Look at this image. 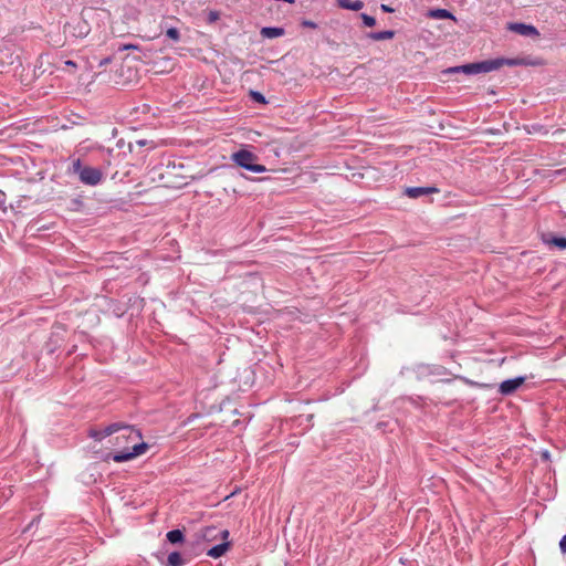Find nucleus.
Segmentation results:
<instances>
[{"mask_svg":"<svg viewBox=\"0 0 566 566\" xmlns=\"http://www.w3.org/2000/svg\"><path fill=\"white\" fill-rule=\"evenodd\" d=\"M360 18L366 27H374L376 24V19L371 15H368L366 13H361Z\"/></svg>","mask_w":566,"mask_h":566,"instance_id":"20","label":"nucleus"},{"mask_svg":"<svg viewBox=\"0 0 566 566\" xmlns=\"http://www.w3.org/2000/svg\"><path fill=\"white\" fill-rule=\"evenodd\" d=\"M184 559L178 552H172L168 555L167 566H182Z\"/></svg>","mask_w":566,"mask_h":566,"instance_id":"16","label":"nucleus"},{"mask_svg":"<svg viewBox=\"0 0 566 566\" xmlns=\"http://www.w3.org/2000/svg\"><path fill=\"white\" fill-rule=\"evenodd\" d=\"M230 546H231V543L228 539H226L221 544L211 547L207 552V555L212 558H219L226 554V552L230 548Z\"/></svg>","mask_w":566,"mask_h":566,"instance_id":"9","label":"nucleus"},{"mask_svg":"<svg viewBox=\"0 0 566 566\" xmlns=\"http://www.w3.org/2000/svg\"><path fill=\"white\" fill-rule=\"evenodd\" d=\"M167 541L171 544H180L184 542V533L180 530H172L169 531L166 535Z\"/></svg>","mask_w":566,"mask_h":566,"instance_id":"15","label":"nucleus"},{"mask_svg":"<svg viewBox=\"0 0 566 566\" xmlns=\"http://www.w3.org/2000/svg\"><path fill=\"white\" fill-rule=\"evenodd\" d=\"M166 35L176 42L180 39V33L176 28H169L166 32Z\"/></svg>","mask_w":566,"mask_h":566,"instance_id":"21","label":"nucleus"},{"mask_svg":"<svg viewBox=\"0 0 566 566\" xmlns=\"http://www.w3.org/2000/svg\"><path fill=\"white\" fill-rule=\"evenodd\" d=\"M559 548L562 553L566 554V535H564L559 542Z\"/></svg>","mask_w":566,"mask_h":566,"instance_id":"23","label":"nucleus"},{"mask_svg":"<svg viewBox=\"0 0 566 566\" xmlns=\"http://www.w3.org/2000/svg\"><path fill=\"white\" fill-rule=\"evenodd\" d=\"M123 428V423L122 422H114V423H111L109 426L105 427L103 429V433H104V437H109L114 433H117L119 432V430Z\"/></svg>","mask_w":566,"mask_h":566,"instance_id":"17","label":"nucleus"},{"mask_svg":"<svg viewBox=\"0 0 566 566\" xmlns=\"http://www.w3.org/2000/svg\"><path fill=\"white\" fill-rule=\"evenodd\" d=\"M432 19H451L455 20L454 15L447 9H432L428 12Z\"/></svg>","mask_w":566,"mask_h":566,"instance_id":"12","label":"nucleus"},{"mask_svg":"<svg viewBox=\"0 0 566 566\" xmlns=\"http://www.w3.org/2000/svg\"><path fill=\"white\" fill-rule=\"evenodd\" d=\"M368 36L374 41L389 40L395 36V31L386 30V31L370 32L368 34Z\"/></svg>","mask_w":566,"mask_h":566,"instance_id":"14","label":"nucleus"},{"mask_svg":"<svg viewBox=\"0 0 566 566\" xmlns=\"http://www.w3.org/2000/svg\"><path fill=\"white\" fill-rule=\"evenodd\" d=\"M71 171L78 176L82 184L87 186H96L103 179V172L101 169L83 166L80 158L73 160Z\"/></svg>","mask_w":566,"mask_h":566,"instance_id":"3","label":"nucleus"},{"mask_svg":"<svg viewBox=\"0 0 566 566\" xmlns=\"http://www.w3.org/2000/svg\"><path fill=\"white\" fill-rule=\"evenodd\" d=\"M380 9H381L384 12H392V11H394V9H392L391 7H389V6H387V4H384V3L380 6Z\"/></svg>","mask_w":566,"mask_h":566,"instance_id":"24","label":"nucleus"},{"mask_svg":"<svg viewBox=\"0 0 566 566\" xmlns=\"http://www.w3.org/2000/svg\"><path fill=\"white\" fill-rule=\"evenodd\" d=\"M525 377L521 376L502 381L499 387L500 394L504 396L512 395L525 382Z\"/></svg>","mask_w":566,"mask_h":566,"instance_id":"6","label":"nucleus"},{"mask_svg":"<svg viewBox=\"0 0 566 566\" xmlns=\"http://www.w3.org/2000/svg\"><path fill=\"white\" fill-rule=\"evenodd\" d=\"M510 30L524 35V36H537L538 31L535 27L525 23H511Z\"/></svg>","mask_w":566,"mask_h":566,"instance_id":"8","label":"nucleus"},{"mask_svg":"<svg viewBox=\"0 0 566 566\" xmlns=\"http://www.w3.org/2000/svg\"><path fill=\"white\" fill-rule=\"evenodd\" d=\"M437 192L439 189L436 187H408L405 190V195L413 199Z\"/></svg>","mask_w":566,"mask_h":566,"instance_id":"7","label":"nucleus"},{"mask_svg":"<svg viewBox=\"0 0 566 566\" xmlns=\"http://www.w3.org/2000/svg\"><path fill=\"white\" fill-rule=\"evenodd\" d=\"M543 242L546 244H554L559 249H566V238L564 237H552L543 235Z\"/></svg>","mask_w":566,"mask_h":566,"instance_id":"13","label":"nucleus"},{"mask_svg":"<svg viewBox=\"0 0 566 566\" xmlns=\"http://www.w3.org/2000/svg\"><path fill=\"white\" fill-rule=\"evenodd\" d=\"M125 50H129V49H137L136 45H133V44H127L124 46Z\"/></svg>","mask_w":566,"mask_h":566,"instance_id":"25","label":"nucleus"},{"mask_svg":"<svg viewBox=\"0 0 566 566\" xmlns=\"http://www.w3.org/2000/svg\"><path fill=\"white\" fill-rule=\"evenodd\" d=\"M218 18L217 13L211 12L210 13V20H216Z\"/></svg>","mask_w":566,"mask_h":566,"instance_id":"27","label":"nucleus"},{"mask_svg":"<svg viewBox=\"0 0 566 566\" xmlns=\"http://www.w3.org/2000/svg\"><path fill=\"white\" fill-rule=\"evenodd\" d=\"M339 8L352 11H359L364 8V2L360 0H336Z\"/></svg>","mask_w":566,"mask_h":566,"instance_id":"11","label":"nucleus"},{"mask_svg":"<svg viewBox=\"0 0 566 566\" xmlns=\"http://www.w3.org/2000/svg\"><path fill=\"white\" fill-rule=\"evenodd\" d=\"M285 34V30L279 27H264L261 29V35L266 39H274Z\"/></svg>","mask_w":566,"mask_h":566,"instance_id":"10","label":"nucleus"},{"mask_svg":"<svg viewBox=\"0 0 566 566\" xmlns=\"http://www.w3.org/2000/svg\"><path fill=\"white\" fill-rule=\"evenodd\" d=\"M302 25L304 28H310V29H316L317 28V24L314 21H311V20H303L302 21Z\"/></svg>","mask_w":566,"mask_h":566,"instance_id":"22","label":"nucleus"},{"mask_svg":"<svg viewBox=\"0 0 566 566\" xmlns=\"http://www.w3.org/2000/svg\"><path fill=\"white\" fill-rule=\"evenodd\" d=\"M66 64H67L69 66H75V63H74L73 61H67V62H66Z\"/></svg>","mask_w":566,"mask_h":566,"instance_id":"28","label":"nucleus"},{"mask_svg":"<svg viewBox=\"0 0 566 566\" xmlns=\"http://www.w3.org/2000/svg\"><path fill=\"white\" fill-rule=\"evenodd\" d=\"M88 436L91 438L95 439L96 441H101L105 438L104 433H103V429H91L88 432Z\"/></svg>","mask_w":566,"mask_h":566,"instance_id":"19","label":"nucleus"},{"mask_svg":"<svg viewBox=\"0 0 566 566\" xmlns=\"http://www.w3.org/2000/svg\"><path fill=\"white\" fill-rule=\"evenodd\" d=\"M521 61L515 59H494V60H485L481 62L475 63H469L460 66L450 67L447 72L448 73H465L469 75L472 74H480V73H489L495 70H499L503 65H520Z\"/></svg>","mask_w":566,"mask_h":566,"instance_id":"2","label":"nucleus"},{"mask_svg":"<svg viewBox=\"0 0 566 566\" xmlns=\"http://www.w3.org/2000/svg\"><path fill=\"white\" fill-rule=\"evenodd\" d=\"M250 96L256 103H260V104H265L266 103V99H265L264 95L262 93H260V92L251 91L250 92Z\"/></svg>","mask_w":566,"mask_h":566,"instance_id":"18","label":"nucleus"},{"mask_svg":"<svg viewBox=\"0 0 566 566\" xmlns=\"http://www.w3.org/2000/svg\"><path fill=\"white\" fill-rule=\"evenodd\" d=\"M231 160L241 168L260 174L266 170L265 166L256 164L258 156L250 150L240 149L231 155Z\"/></svg>","mask_w":566,"mask_h":566,"instance_id":"4","label":"nucleus"},{"mask_svg":"<svg viewBox=\"0 0 566 566\" xmlns=\"http://www.w3.org/2000/svg\"><path fill=\"white\" fill-rule=\"evenodd\" d=\"M142 440V433L138 429L134 428L133 426L124 424L123 428L119 430V434L115 438V444L119 446L122 441L126 442H135L132 450H122L118 452H115L114 454H109L112 459L115 462H125L129 461L143 453L148 449V444L145 442H137Z\"/></svg>","mask_w":566,"mask_h":566,"instance_id":"1","label":"nucleus"},{"mask_svg":"<svg viewBox=\"0 0 566 566\" xmlns=\"http://www.w3.org/2000/svg\"><path fill=\"white\" fill-rule=\"evenodd\" d=\"M137 144H138L139 146H145V145L147 144V140H145V139L137 140Z\"/></svg>","mask_w":566,"mask_h":566,"instance_id":"26","label":"nucleus"},{"mask_svg":"<svg viewBox=\"0 0 566 566\" xmlns=\"http://www.w3.org/2000/svg\"><path fill=\"white\" fill-rule=\"evenodd\" d=\"M229 531L228 530H219L216 526H207L200 530L199 536L207 542H211L220 537L222 541H226L229 538Z\"/></svg>","mask_w":566,"mask_h":566,"instance_id":"5","label":"nucleus"}]
</instances>
